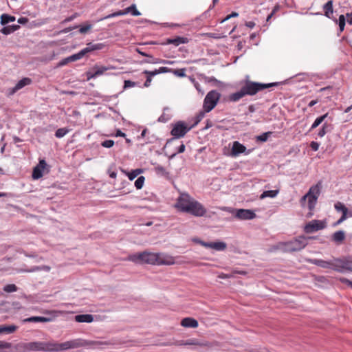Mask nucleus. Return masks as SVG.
Returning a JSON list of instances; mask_svg holds the SVG:
<instances>
[{
    "label": "nucleus",
    "mask_w": 352,
    "mask_h": 352,
    "mask_svg": "<svg viewBox=\"0 0 352 352\" xmlns=\"http://www.w3.org/2000/svg\"><path fill=\"white\" fill-rule=\"evenodd\" d=\"M345 237V232L343 230H338L331 235V239L338 245L342 244Z\"/></svg>",
    "instance_id": "6ab92c4d"
},
{
    "label": "nucleus",
    "mask_w": 352,
    "mask_h": 352,
    "mask_svg": "<svg viewBox=\"0 0 352 352\" xmlns=\"http://www.w3.org/2000/svg\"><path fill=\"white\" fill-rule=\"evenodd\" d=\"M50 320V318L43 316H32L24 320L27 322H46Z\"/></svg>",
    "instance_id": "cd10ccee"
},
{
    "label": "nucleus",
    "mask_w": 352,
    "mask_h": 352,
    "mask_svg": "<svg viewBox=\"0 0 352 352\" xmlns=\"http://www.w3.org/2000/svg\"><path fill=\"white\" fill-rule=\"evenodd\" d=\"M104 45L102 43H88L87 47L82 49V51L85 52V54L93 52L94 50H100L103 47Z\"/></svg>",
    "instance_id": "393cba45"
},
{
    "label": "nucleus",
    "mask_w": 352,
    "mask_h": 352,
    "mask_svg": "<svg viewBox=\"0 0 352 352\" xmlns=\"http://www.w3.org/2000/svg\"><path fill=\"white\" fill-rule=\"evenodd\" d=\"M155 171L157 175L163 177H168V172L166 170V168L160 165H157L155 167Z\"/></svg>",
    "instance_id": "72a5a7b5"
},
{
    "label": "nucleus",
    "mask_w": 352,
    "mask_h": 352,
    "mask_svg": "<svg viewBox=\"0 0 352 352\" xmlns=\"http://www.w3.org/2000/svg\"><path fill=\"white\" fill-rule=\"evenodd\" d=\"M278 85L279 82L261 83L245 80L241 84V89L243 91L245 96H254L265 89L276 87Z\"/></svg>",
    "instance_id": "7ed1b4c3"
},
{
    "label": "nucleus",
    "mask_w": 352,
    "mask_h": 352,
    "mask_svg": "<svg viewBox=\"0 0 352 352\" xmlns=\"http://www.w3.org/2000/svg\"><path fill=\"white\" fill-rule=\"evenodd\" d=\"M311 239L312 237L300 235L288 241L278 242L273 247V249L286 253L298 252L307 245L309 240Z\"/></svg>",
    "instance_id": "f257e3e1"
},
{
    "label": "nucleus",
    "mask_w": 352,
    "mask_h": 352,
    "mask_svg": "<svg viewBox=\"0 0 352 352\" xmlns=\"http://www.w3.org/2000/svg\"><path fill=\"white\" fill-rule=\"evenodd\" d=\"M188 39L186 37L177 36L175 38L168 39L167 43L169 44H173L175 46H178L180 44L187 43Z\"/></svg>",
    "instance_id": "bb28decb"
},
{
    "label": "nucleus",
    "mask_w": 352,
    "mask_h": 352,
    "mask_svg": "<svg viewBox=\"0 0 352 352\" xmlns=\"http://www.w3.org/2000/svg\"><path fill=\"white\" fill-rule=\"evenodd\" d=\"M17 329V326L12 325H0V334H10L14 332Z\"/></svg>",
    "instance_id": "a878e982"
},
{
    "label": "nucleus",
    "mask_w": 352,
    "mask_h": 352,
    "mask_svg": "<svg viewBox=\"0 0 352 352\" xmlns=\"http://www.w3.org/2000/svg\"><path fill=\"white\" fill-rule=\"evenodd\" d=\"M348 216L349 215L345 214V213L342 214L340 217L336 221L333 222L331 224V226H333V227L338 226L339 225H340L343 221H344L346 219Z\"/></svg>",
    "instance_id": "c03bdc74"
},
{
    "label": "nucleus",
    "mask_w": 352,
    "mask_h": 352,
    "mask_svg": "<svg viewBox=\"0 0 352 352\" xmlns=\"http://www.w3.org/2000/svg\"><path fill=\"white\" fill-rule=\"evenodd\" d=\"M346 18L347 20V23L350 25H352V16L349 14V13L346 14V16L343 14L340 15L339 16L338 21L336 19L335 20L336 23L338 24L340 32H342L344 29V26L346 24Z\"/></svg>",
    "instance_id": "f3484780"
},
{
    "label": "nucleus",
    "mask_w": 352,
    "mask_h": 352,
    "mask_svg": "<svg viewBox=\"0 0 352 352\" xmlns=\"http://www.w3.org/2000/svg\"><path fill=\"white\" fill-rule=\"evenodd\" d=\"M327 226L325 221L312 220L308 222L304 227V231L307 233H313L324 228Z\"/></svg>",
    "instance_id": "9d476101"
},
{
    "label": "nucleus",
    "mask_w": 352,
    "mask_h": 352,
    "mask_svg": "<svg viewBox=\"0 0 352 352\" xmlns=\"http://www.w3.org/2000/svg\"><path fill=\"white\" fill-rule=\"evenodd\" d=\"M85 55V52L81 50L78 53L68 56V59L70 60V62H73L81 59Z\"/></svg>",
    "instance_id": "f704fd0d"
},
{
    "label": "nucleus",
    "mask_w": 352,
    "mask_h": 352,
    "mask_svg": "<svg viewBox=\"0 0 352 352\" xmlns=\"http://www.w3.org/2000/svg\"><path fill=\"white\" fill-rule=\"evenodd\" d=\"M142 172V169H135L128 173V178L129 180H133L136 177L138 176Z\"/></svg>",
    "instance_id": "ea45409f"
},
{
    "label": "nucleus",
    "mask_w": 352,
    "mask_h": 352,
    "mask_svg": "<svg viewBox=\"0 0 352 352\" xmlns=\"http://www.w3.org/2000/svg\"><path fill=\"white\" fill-rule=\"evenodd\" d=\"M135 85V83L131 80H124V89L133 87Z\"/></svg>",
    "instance_id": "13d9d810"
},
{
    "label": "nucleus",
    "mask_w": 352,
    "mask_h": 352,
    "mask_svg": "<svg viewBox=\"0 0 352 352\" xmlns=\"http://www.w3.org/2000/svg\"><path fill=\"white\" fill-rule=\"evenodd\" d=\"M194 199L190 197L187 193H182L177 198V202L175 205V208L179 211L186 212V208H189Z\"/></svg>",
    "instance_id": "1a4fd4ad"
},
{
    "label": "nucleus",
    "mask_w": 352,
    "mask_h": 352,
    "mask_svg": "<svg viewBox=\"0 0 352 352\" xmlns=\"http://www.w3.org/2000/svg\"><path fill=\"white\" fill-rule=\"evenodd\" d=\"M220 96V94L215 90L209 91L204 100L203 108L204 111L207 113L212 111L217 105Z\"/></svg>",
    "instance_id": "423d86ee"
},
{
    "label": "nucleus",
    "mask_w": 352,
    "mask_h": 352,
    "mask_svg": "<svg viewBox=\"0 0 352 352\" xmlns=\"http://www.w3.org/2000/svg\"><path fill=\"white\" fill-rule=\"evenodd\" d=\"M123 11H124V15L127 14L129 13H131V15L138 16L141 14V13L137 10L135 4H132L129 7L123 10Z\"/></svg>",
    "instance_id": "7c9ffc66"
},
{
    "label": "nucleus",
    "mask_w": 352,
    "mask_h": 352,
    "mask_svg": "<svg viewBox=\"0 0 352 352\" xmlns=\"http://www.w3.org/2000/svg\"><path fill=\"white\" fill-rule=\"evenodd\" d=\"M174 74L175 75H177V76H179V77H184V76H186L185 69H184L175 70L174 71Z\"/></svg>",
    "instance_id": "bf43d9fd"
},
{
    "label": "nucleus",
    "mask_w": 352,
    "mask_h": 352,
    "mask_svg": "<svg viewBox=\"0 0 352 352\" xmlns=\"http://www.w3.org/2000/svg\"><path fill=\"white\" fill-rule=\"evenodd\" d=\"M28 346L32 351H45V342H30Z\"/></svg>",
    "instance_id": "b1692460"
},
{
    "label": "nucleus",
    "mask_w": 352,
    "mask_h": 352,
    "mask_svg": "<svg viewBox=\"0 0 352 352\" xmlns=\"http://www.w3.org/2000/svg\"><path fill=\"white\" fill-rule=\"evenodd\" d=\"M334 208L337 212L344 214L349 216V212L348 208L344 206V204L341 202H337L334 205Z\"/></svg>",
    "instance_id": "c756f323"
},
{
    "label": "nucleus",
    "mask_w": 352,
    "mask_h": 352,
    "mask_svg": "<svg viewBox=\"0 0 352 352\" xmlns=\"http://www.w3.org/2000/svg\"><path fill=\"white\" fill-rule=\"evenodd\" d=\"M45 352H60L59 343L54 341L45 342Z\"/></svg>",
    "instance_id": "412c9836"
},
{
    "label": "nucleus",
    "mask_w": 352,
    "mask_h": 352,
    "mask_svg": "<svg viewBox=\"0 0 352 352\" xmlns=\"http://www.w3.org/2000/svg\"><path fill=\"white\" fill-rule=\"evenodd\" d=\"M123 15H124V11L123 10H119V11L115 12L113 13L109 14L104 16L103 18L99 19L98 21H102V20H104V19H111V18L119 16H123Z\"/></svg>",
    "instance_id": "e433bc0d"
},
{
    "label": "nucleus",
    "mask_w": 352,
    "mask_h": 352,
    "mask_svg": "<svg viewBox=\"0 0 352 352\" xmlns=\"http://www.w3.org/2000/svg\"><path fill=\"white\" fill-rule=\"evenodd\" d=\"M78 28V26H77V25L74 26V27H68V28H65V29H63V30H60L59 33H60V34H66V33H68V32H69L70 31H72V30H74V29H76V28Z\"/></svg>",
    "instance_id": "e2e57ef3"
},
{
    "label": "nucleus",
    "mask_w": 352,
    "mask_h": 352,
    "mask_svg": "<svg viewBox=\"0 0 352 352\" xmlns=\"http://www.w3.org/2000/svg\"><path fill=\"white\" fill-rule=\"evenodd\" d=\"M75 320L78 322L90 323L94 321V316L91 314H79L75 316Z\"/></svg>",
    "instance_id": "4be33fe9"
},
{
    "label": "nucleus",
    "mask_w": 352,
    "mask_h": 352,
    "mask_svg": "<svg viewBox=\"0 0 352 352\" xmlns=\"http://www.w3.org/2000/svg\"><path fill=\"white\" fill-rule=\"evenodd\" d=\"M186 146L184 144L182 143L177 148L175 152H174L170 156V158L172 159L176 156L178 153H182L185 151Z\"/></svg>",
    "instance_id": "79ce46f5"
},
{
    "label": "nucleus",
    "mask_w": 352,
    "mask_h": 352,
    "mask_svg": "<svg viewBox=\"0 0 352 352\" xmlns=\"http://www.w3.org/2000/svg\"><path fill=\"white\" fill-rule=\"evenodd\" d=\"M0 32L5 34V35H8V34H10L11 33H13V30H12V28H10V25H8V26H5L3 27L1 30Z\"/></svg>",
    "instance_id": "5fc2aeb1"
},
{
    "label": "nucleus",
    "mask_w": 352,
    "mask_h": 352,
    "mask_svg": "<svg viewBox=\"0 0 352 352\" xmlns=\"http://www.w3.org/2000/svg\"><path fill=\"white\" fill-rule=\"evenodd\" d=\"M50 269V268L48 266H42V267L35 266V267H32L31 269L23 270L22 271L23 272H34L40 271V270H45L47 271H49Z\"/></svg>",
    "instance_id": "58836bf2"
},
{
    "label": "nucleus",
    "mask_w": 352,
    "mask_h": 352,
    "mask_svg": "<svg viewBox=\"0 0 352 352\" xmlns=\"http://www.w3.org/2000/svg\"><path fill=\"white\" fill-rule=\"evenodd\" d=\"M323 9L324 11V15L327 18H330V1H328L326 3L324 4Z\"/></svg>",
    "instance_id": "de8ad7c7"
},
{
    "label": "nucleus",
    "mask_w": 352,
    "mask_h": 352,
    "mask_svg": "<svg viewBox=\"0 0 352 352\" xmlns=\"http://www.w3.org/2000/svg\"><path fill=\"white\" fill-rule=\"evenodd\" d=\"M310 147L313 151H316L319 148V144L316 142H311L310 144Z\"/></svg>",
    "instance_id": "338daca9"
},
{
    "label": "nucleus",
    "mask_w": 352,
    "mask_h": 352,
    "mask_svg": "<svg viewBox=\"0 0 352 352\" xmlns=\"http://www.w3.org/2000/svg\"><path fill=\"white\" fill-rule=\"evenodd\" d=\"M278 193V190H265L261 195V199H264L266 197L274 198Z\"/></svg>",
    "instance_id": "473e14b6"
},
{
    "label": "nucleus",
    "mask_w": 352,
    "mask_h": 352,
    "mask_svg": "<svg viewBox=\"0 0 352 352\" xmlns=\"http://www.w3.org/2000/svg\"><path fill=\"white\" fill-rule=\"evenodd\" d=\"M190 128H188L185 123L182 121L175 123L170 131L173 138L167 141L166 145L175 141L176 139L184 137L190 131Z\"/></svg>",
    "instance_id": "0eeeda50"
},
{
    "label": "nucleus",
    "mask_w": 352,
    "mask_h": 352,
    "mask_svg": "<svg viewBox=\"0 0 352 352\" xmlns=\"http://www.w3.org/2000/svg\"><path fill=\"white\" fill-rule=\"evenodd\" d=\"M220 210H221L223 211L228 212L233 214L234 217H235V212H236L237 209H235V208H231V207L223 206V207L220 208Z\"/></svg>",
    "instance_id": "603ef678"
},
{
    "label": "nucleus",
    "mask_w": 352,
    "mask_h": 352,
    "mask_svg": "<svg viewBox=\"0 0 352 352\" xmlns=\"http://www.w3.org/2000/svg\"><path fill=\"white\" fill-rule=\"evenodd\" d=\"M175 263V259L173 256L164 254V253H157V265H170Z\"/></svg>",
    "instance_id": "4468645a"
},
{
    "label": "nucleus",
    "mask_w": 352,
    "mask_h": 352,
    "mask_svg": "<svg viewBox=\"0 0 352 352\" xmlns=\"http://www.w3.org/2000/svg\"><path fill=\"white\" fill-rule=\"evenodd\" d=\"M128 259L138 263H146L151 265H157V253L143 252L129 255Z\"/></svg>",
    "instance_id": "39448f33"
},
{
    "label": "nucleus",
    "mask_w": 352,
    "mask_h": 352,
    "mask_svg": "<svg viewBox=\"0 0 352 352\" xmlns=\"http://www.w3.org/2000/svg\"><path fill=\"white\" fill-rule=\"evenodd\" d=\"M15 21V17L13 16H10L7 14H3L1 16V23L3 25H5L10 22H13Z\"/></svg>",
    "instance_id": "2f4dec72"
},
{
    "label": "nucleus",
    "mask_w": 352,
    "mask_h": 352,
    "mask_svg": "<svg viewBox=\"0 0 352 352\" xmlns=\"http://www.w3.org/2000/svg\"><path fill=\"white\" fill-rule=\"evenodd\" d=\"M246 151V147L239 142L238 141H234L233 142L232 149H231V155L232 156L236 157L240 154L245 153Z\"/></svg>",
    "instance_id": "dca6fc26"
},
{
    "label": "nucleus",
    "mask_w": 352,
    "mask_h": 352,
    "mask_svg": "<svg viewBox=\"0 0 352 352\" xmlns=\"http://www.w3.org/2000/svg\"><path fill=\"white\" fill-rule=\"evenodd\" d=\"M206 111L204 110L203 111H200L195 118V125L197 124L205 116Z\"/></svg>",
    "instance_id": "6e6d98bb"
},
{
    "label": "nucleus",
    "mask_w": 352,
    "mask_h": 352,
    "mask_svg": "<svg viewBox=\"0 0 352 352\" xmlns=\"http://www.w3.org/2000/svg\"><path fill=\"white\" fill-rule=\"evenodd\" d=\"M144 74H147L148 76H150L151 78V76H154L155 75H157L158 74V72H157V69H155L154 71H148V70H145L144 72Z\"/></svg>",
    "instance_id": "69168bd1"
},
{
    "label": "nucleus",
    "mask_w": 352,
    "mask_h": 352,
    "mask_svg": "<svg viewBox=\"0 0 352 352\" xmlns=\"http://www.w3.org/2000/svg\"><path fill=\"white\" fill-rule=\"evenodd\" d=\"M169 71H170V69H168V67H160L158 69H157L158 74H162V73H166V72H168Z\"/></svg>",
    "instance_id": "774afa93"
},
{
    "label": "nucleus",
    "mask_w": 352,
    "mask_h": 352,
    "mask_svg": "<svg viewBox=\"0 0 352 352\" xmlns=\"http://www.w3.org/2000/svg\"><path fill=\"white\" fill-rule=\"evenodd\" d=\"M340 280L342 283H343L346 284V285H348V286H349L350 287H351V288H352V281H351V280H348V279H347V278H340Z\"/></svg>",
    "instance_id": "0e129e2a"
},
{
    "label": "nucleus",
    "mask_w": 352,
    "mask_h": 352,
    "mask_svg": "<svg viewBox=\"0 0 352 352\" xmlns=\"http://www.w3.org/2000/svg\"><path fill=\"white\" fill-rule=\"evenodd\" d=\"M59 347L60 352L70 349L69 340L62 343H59Z\"/></svg>",
    "instance_id": "09e8293b"
},
{
    "label": "nucleus",
    "mask_w": 352,
    "mask_h": 352,
    "mask_svg": "<svg viewBox=\"0 0 352 352\" xmlns=\"http://www.w3.org/2000/svg\"><path fill=\"white\" fill-rule=\"evenodd\" d=\"M170 119V116L169 114H166L164 112L158 118V122H166Z\"/></svg>",
    "instance_id": "3c124183"
},
{
    "label": "nucleus",
    "mask_w": 352,
    "mask_h": 352,
    "mask_svg": "<svg viewBox=\"0 0 352 352\" xmlns=\"http://www.w3.org/2000/svg\"><path fill=\"white\" fill-rule=\"evenodd\" d=\"M113 68V67L95 66L91 71L87 73V79L90 80L92 78H96L98 76L102 75L105 72Z\"/></svg>",
    "instance_id": "f8f14e48"
},
{
    "label": "nucleus",
    "mask_w": 352,
    "mask_h": 352,
    "mask_svg": "<svg viewBox=\"0 0 352 352\" xmlns=\"http://www.w3.org/2000/svg\"><path fill=\"white\" fill-rule=\"evenodd\" d=\"M244 96H245V94H244L243 91L242 90V89L241 88L239 91H238L235 93L231 94L229 96V100L231 102H237Z\"/></svg>",
    "instance_id": "c85d7f7f"
},
{
    "label": "nucleus",
    "mask_w": 352,
    "mask_h": 352,
    "mask_svg": "<svg viewBox=\"0 0 352 352\" xmlns=\"http://www.w3.org/2000/svg\"><path fill=\"white\" fill-rule=\"evenodd\" d=\"M70 349H78L84 346H91L94 349H103L104 346L111 343L107 341H87L82 338H76L69 340Z\"/></svg>",
    "instance_id": "20e7f679"
},
{
    "label": "nucleus",
    "mask_w": 352,
    "mask_h": 352,
    "mask_svg": "<svg viewBox=\"0 0 352 352\" xmlns=\"http://www.w3.org/2000/svg\"><path fill=\"white\" fill-rule=\"evenodd\" d=\"M77 16H78V14L77 13H74L72 16H70L66 18L65 19H64L61 22V23L64 24V23H67L68 22H70V21H73L74 19H76Z\"/></svg>",
    "instance_id": "4d7b16f0"
},
{
    "label": "nucleus",
    "mask_w": 352,
    "mask_h": 352,
    "mask_svg": "<svg viewBox=\"0 0 352 352\" xmlns=\"http://www.w3.org/2000/svg\"><path fill=\"white\" fill-rule=\"evenodd\" d=\"M190 81L192 82L194 87H195V89L197 90V91L199 93H200L201 95H203L204 94V91L202 90L201 89V87L200 85V84L195 80V78H192V77H190Z\"/></svg>",
    "instance_id": "a18cd8bd"
},
{
    "label": "nucleus",
    "mask_w": 352,
    "mask_h": 352,
    "mask_svg": "<svg viewBox=\"0 0 352 352\" xmlns=\"http://www.w3.org/2000/svg\"><path fill=\"white\" fill-rule=\"evenodd\" d=\"M195 217H204L206 213V209L204 206L196 200H193L189 208H186V212Z\"/></svg>",
    "instance_id": "6e6552de"
},
{
    "label": "nucleus",
    "mask_w": 352,
    "mask_h": 352,
    "mask_svg": "<svg viewBox=\"0 0 352 352\" xmlns=\"http://www.w3.org/2000/svg\"><path fill=\"white\" fill-rule=\"evenodd\" d=\"M145 178L144 176L139 177L135 182V186L137 189L140 190L143 187Z\"/></svg>",
    "instance_id": "37998d69"
},
{
    "label": "nucleus",
    "mask_w": 352,
    "mask_h": 352,
    "mask_svg": "<svg viewBox=\"0 0 352 352\" xmlns=\"http://www.w3.org/2000/svg\"><path fill=\"white\" fill-rule=\"evenodd\" d=\"M69 132V130L66 128H60L56 130L55 133V136L57 138H61L64 137L67 133Z\"/></svg>",
    "instance_id": "4c0bfd02"
},
{
    "label": "nucleus",
    "mask_w": 352,
    "mask_h": 352,
    "mask_svg": "<svg viewBox=\"0 0 352 352\" xmlns=\"http://www.w3.org/2000/svg\"><path fill=\"white\" fill-rule=\"evenodd\" d=\"M239 16V13L236 12H232L230 14L228 15L224 19L221 21V23L232 18V17H237Z\"/></svg>",
    "instance_id": "680f3d73"
},
{
    "label": "nucleus",
    "mask_w": 352,
    "mask_h": 352,
    "mask_svg": "<svg viewBox=\"0 0 352 352\" xmlns=\"http://www.w3.org/2000/svg\"><path fill=\"white\" fill-rule=\"evenodd\" d=\"M271 133H272L271 132L263 133V134L257 136L256 140H257V141H260V142H266Z\"/></svg>",
    "instance_id": "49530a36"
},
{
    "label": "nucleus",
    "mask_w": 352,
    "mask_h": 352,
    "mask_svg": "<svg viewBox=\"0 0 352 352\" xmlns=\"http://www.w3.org/2000/svg\"><path fill=\"white\" fill-rule=\"evenodd\" d=\"M327 128H328V126L327 125V124H324V126H322V128L318 132L319 137H323L326 134V133H327L326 129Z\"/></svg>",
    "instance_id": "052dcab7"
},
{
    "label": "nucleus",
    "mask_w": 352,
    "mask_h": 352,
    "mask_svg": "<svg viewBox=\"0 0 352 352\" xmlns=\"http://www.w3.org/2000/svg\"><path fill=\"white\" fill-rule=\"evenodd\" d=\"M327 115L328 113H325L324 115L317 118L312 124L310 130H312L318 126L324 121V118L327 116Z\"/></svg>",
    "instance_id": "c9c22d12"
},
{
    "label": "nucleus",
    "mask_w": 352,
    "mask_h": 352,
    "mask_svg": "<svg viewBox=\"0 0 352 352\" xmlns=\"http://www.w3.org/2000/svg\"><path fill=\"white\" fill-rule=\"evenodd\" d=\"M46 166L47 163L44 160H40L38 164L33 169L32 178L34 179H38L42 177L43 175V170Z\"/></svg>",
    "instance_id": "2eb2a0df"
},
{
    "label": "nucleus",
    "mask_w": 352,
    "mask_h": 352,
    "mask_svg": "<svg viewBox=\"0 0 352 352\" xmlns=\"http://www.w3.org/2000/svg\"><path fill=\"white\" fill-rule=\"evenodd\" d=\"M181 324L184 327L196 328L198 327V322L192 318H185L182 320Z\"/></svg>",
    "instance_id": "5701e85b"
},
{
    "label": "nucleus",
    "mask_w": 352,
    "mask_h": 352,
    "mask_svg": "<svg viewBox=\"0 0 352 352\" xmlns=\"http://www.w3.org/2000/svg\"><path fill=\"white\" fill-rule=\"evenodd\" d=\"M101 145L105 148H111L114 145V141L111 140H107L101 143Z\"/></svg>",
    "instance_id": "864d4df0"
},
{
    "label": "nucleus",
    "mask_w": 352,
    "mask_h": 352,
    "mask_svg": "<svg viewBox=\"0 0 352 352\" xmlns=\"http://www.w3.org/2000/svg\"><path fill=\"white\" fill-rule=\"evenodd\" d=\"M31 82H32V80L29 78H22L12 88L11 93L14 94V93L16 92L18 90L22 89L25 86L30 85Z\"/></svg>",
    "instance_id": "aec40b11"
},
{
    "label": "nucleus",
    "mask_w": 352,
    "mask_h": 352,
    "mask_svg": "<svg viewBox=\"0 0 352 352\" xmlns=\"http://www.w3.org/2000/svg\"><path fill=\"white\" fill-rule=\"evenodd\" d=\"M331 270L338 272L352 271L351 263L346 260L343 259H333L331 260Z\"/></svg>",
    "instance_id": "9b49d317"
},
{
    "label": "nucleus",
    "mask_w": 352,
    "mask_h": 352,
    "mask_svg": "<svg viewBox=\"0 0 352 352\" xmlns=\"http://www.w3.org/2000/svg\"><path fill=\"white\" fill-rule=\"evenodd\" d=\"M18 289L17 287L14 284H8L4 286L3 291L7 293H12L16 292Z\"/></svg>",
    "instance_id": "a19ab883"
},
{
    "label": "nucleus",
    "mask_w": 352,
    "mask_h": 352,
    "mask_svg": "<svg viewBox=\"0 0 352 352\" xmlns=\"http://www.w3.org/2000/svg\"><path fill=\"white\" fill-rule=\"evenodd\" d=\"M321 182H318L316 185L312 186L309 191L301 197L300 204L302 207H307L309 210V214L312 215V211L314 210L317 203L318 198L320 193Z\"/></svg>",
    "instance_id": "f03ea898"
},
{
    "label": "nucleus",
    "mask_w": 352,
    "mask_h": 352,
    "mask_svg": "<svg viewBox=\"0 0 352 352\" xmlns=\"http://www.w3.org/2000/svg\"><path fill=\"white\" fill-rule=\"evenodd\" d=\"M92 25L91 24H87L80 27L79 32L80 34H86L89 30H91Z\"/></svg>",
    "instance_id": "8fccbe9b"
},
{
    "label": "nucleus",
    "mask_w": 352,
    "mask_h": 352,
    "mask_svg": "<svg viewBox=\"0 0 352 352\" xmlns=\"http://www.w3.org/2000/svg\"><path fill=\"white\" fill-rule=\"evenodd\" d=\"M204 247L207 248H212L217 251H223L226 248V243L221 241L210 242L208 244H204Z\"/></svg>",
    "instance_id": "a211bd4d"
},
{
    "label": "nucleus",
    "mask_w": 352,
    "mask_h": 352,
    "mask_svg": "<svg viewBox=\"0 0 352 352\" xmlns=\"http://www.w3.org/2000/svg\"><path fill=\"white\" fill-rule=\"evenodd\" d=\"M256 217V214L249 209H237L235 218L239 220H251Z\"/></svg>",
    "instance_id": "ddd939ff"
}]
</instances>
